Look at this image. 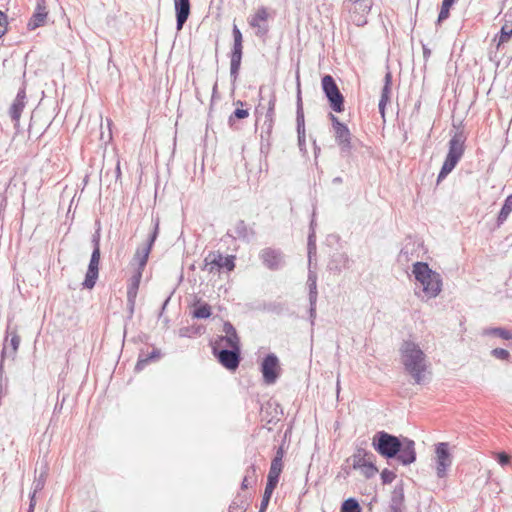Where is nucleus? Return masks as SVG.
<instances>
[{"label":"nucleus","instance_id":"f257e3e1","mask_svg":"<svg viewBox=\"0 0 512 512\" xmlns=\"http://www.w3.org/2000/svg\"><path fill=\"white\" fill-rule=\"evenodd\" d=\"M373 448L387 459L397 458L404 466L416 461L415 442L407 437H397L386 431H378L372 439Z\"/></svg>","mask_w":512,"mask_h":512},{"label":"nucleus","instance_id":"f03ea898","mask_svg":"<svg viewBox=\"0 0 512 512\" xmlns=\"http://www.w3.org/2000/svg\"><path fill=\"white\" fill-rule=\"evenodd\" d=\"M400 353L405 371L412 377L415 384H423L427 370V360L423 350L418 344L408 340L402 343Z\"/></svg>","mask_w":512,"mask_h":512},{"label":"nucleus","instance_id":"7ed1b4c3","mask_svg":"<svg viewBox=\"0 0 512 512\" xmlns=\"http://www.w3.org/2000/svg\"><path fill=\"white\" fill-rule=\"evenodd\" d=\"M415 279L420 283L422 294L416 292V295L422 300L436 298L442 290V277L439 273L431 270L425 262H416L412 270Z\"/></svg>","mask_w":512,"mask_h":512},{"label":"nucleus","instance_id":"20e7f679","mask_svg":"<svg viewBox=\"0 0 512 512\" xmlns=\"http://www.w3.org/2000/svg\"><path fill=\"white\" fill-rule=\"evenodd\" d=\"M466 136L463 131H457L449 141V149L442 168L438 174L439 183L456 167L465 151Z\"/></svg>","mask_w":512,"mask_h":512},{"label":"nucleus","instance_id":"39448f33","mask_svg":"<svg viewBox=\"0 0 512 512\" xmlns=\"http://www.w3.org/2000/svg\"><path fill=\"white\" fill-rule=\"evenodd\" d=\"M322 89L329 102L330 108L340 113L344 111V97L340 92L334 78L331 75H325L322 80Z\"/></svg>","mask_w":512,"mask_h":512},{"label":"nucleus","instance_id":"423d86ee","mask_svg":"<svg viewBox=\"0 0 512 512\" xmlns=\"http://www.w3.org/2000/svg\"><path fill=\"white\" fill-rule=\"evenodd\" d=\"M232 36L233 47L230 56V77L233 81H236L238 78L243 55V36L242 32L236 24H234L232 27Z\"/></svg>","mask_w":512,"mask_h":512},{"label":"nucleus","instance_id":"0eeeda50","mask_svg":"<svg viewBox=\"0 0 512 512\" xmlns=\"http://www.w3.org/2000/svg\"><path fill=\"white\" fill-rule=\"evenodd\" d=\"M235 268V256H223L220 252H210L204 259V270L209 273L215 270L226 269L232 271Z\"/></svg>","mask_w":512,"mask_h":512},{"label":"nucleus","instance_id":"6e6552de","mask_svg":"<svg viewBox=\"0 0 512 512\" xmlns=\"http://www.w3.org/2000/svg\"><path fill=\"white\" fill-rule=\"evenodd\" d=\"M214 355L218 361L226 369L234 371L238 368L240 363V348H218V346H212Z\"/></svg>","mask_w":512,"mask_h":512},{"label":"nucleus","instance_id":"1a4fd4ad","mask_svg":"<svg viewBox=\"0 0 512 512\" xmlns=\"http://www.w3.org/2000/svg\"><path fill=\"white\" fill-rule=\"evenodd\" d=\"M153 223H154L153 231L149 235L147 243L143 247H139L136 250L134 258H133L134 261H136L139 266L138 270H140L141 272L147 264L148 257L151 252L152 246H153L154 242L156 241L158 234H159V219L158 218L154 219Z\"/></svg>","mask_w":512,"mask_h":512},{"label":"nucleus","instance_id":"9d476101","mask_svg":"<svg viewBox=\"0 0 512 512\" xmlns=\"http://www.w3.org/2000/svg\"><path fill=\"white\" fill-rule=\"evenodd\" d=\"M269 13L266 7H259L256 12L248 17V24L255 29V35L264 38L269 32L268 24Z\"/></svg>","mask_w":512,"mask_h":512},{"label":"nucleus","instance_id":"9b49d317","mask_svg":"<svg viewBox=\"0 0 512 512\" xmlns=\"http://www.w3.org/2000/svg\"><path fill=\"white\" fill-rule=\"evenodd\" d=\"M279 359L274 353L268 354L261 363V372L266 384H274L279 377Z\"/></svg>","mask_w":512,"mask_h":512},{"label":"nucleus","instance_id":"f8f14e48","mask_svg":"<svg viewBox=\"0 0 512 512\" xmlns=\"http://www.w3.org/2000/svg\"><path fill=\"white\" fill-rule=\"evenodd\" d=\"M436 473L439 478L446 476L447 469L452 464V457L449 452V446L446 442H441L436 445Z\"/></svg>","mask_w":512,"mask_h":512},{"label":"nucleus","instance_id":"ddd939ff","mask_svg":"<svg viewBox=\"0 0 512 512\" xmlns=\"http://www.w3.org/2000/svg\"><path fill=\"white\" fill-rule=\"evenodd\" d=\"M224 335L218 336L213 342L212 346H218V348H240V340L237 335L236 329L230 322L223 324Z\"/></svg>","mask_w":512,"mask_h":512},{"label":"nucleus","instance_id":"4468645a","mask_svg":"<svg viewBox=\"0 0 512 512\" xmlns=\"http://www.w3.org/2000/svg\"><path fill=\"white\" fill-rule=\"evenodd\" d=\"M259 257L262 263L270 270H278L284 265V256L277 249L265 248L261 250Z\"/></svg>","mask_w":512,"mask_h":512},{"label":"nucleus","instance_id":"2eb2a0df","mask_svg":"<svg viewBox=\"0 0 512 512\" xmlns=\"http://www.w3.org/2000/svg\"><path fill=\"white\" fill-rule=\"evenodd\" d=\"M335 141L340 148L341 155L348 157L351 154L352 146V134L345 124L344 126L334 130Z\"/></svg>","mask_w":512,"mask_h":512},{"label":"nucleus","instance_id":"dca6fc26","mask_svg":"<svg viewBox=\"0 0 512 512\" xmlns=\"http://www.w3.org/2000/svg\"><path fill=\"white\" fill-rule=\"evenodd\" d=\"M99 262L100 252H98L97 250L92 251L85 279L82 283L84 288L92 289L95 286L99 274Z\"/></svg>","mask_w":512,"mask_h":512},{"label":"nucleus","instance_id":"f3484780","mask_svg":"<svg viewBox=\"0 0 512 512\" xmlns=\"http://www.w3.org/2000/svg\"><path fill=\"white\" fill-rule=\"evenodd\" d=\"M227 236L235 240L238 239L243 242H250L255 236V231L252 227L248 226L245 221L238 220L233 229L227 232Z\"/></svg>","mask_w":512,"mask_h":512},{"label":"nucleus","instance_id":"a211bd4d","mask_svg":"<svg viewBox=\"0 0 512 512\" xmlns=\"http://www.w3.org/2000/svg\"><path fill=\"white\" fill-rule=\"evenodd\" d=\"M176 28L180 31L190 15V0H174Z\"/></svg>","mask_w":512,"mask_h":512},{"label":"nucleus","instance_id":"6ab92c4d","mask_svg":"<svg viewBox=\"0 0 512 512\" xmlns=\"http://www.w3.org/2000/svg\"><path fill=\"white\" fill-rule=\"evenodd\" d=\"M25 99H26V92H25V88L23 87V88L19 89V91L16 95V98L14 99V101L10 107V110H9L11 119L14 122H18L20 120L21 113L25 107Z\"/></svg>","mask_w":512,"mask_h":512},{"label":"nucleus","instance_id":"aec40b11","mask_svg":"<svg viewBox=\"0 0 512 512\" xmlns=\"http://www.w3.org/2000/svg\"><path fill=\"white\" fill-rule=\"evenodd\" d=\"M4 342H6L8 347V355L6 356V358H11L12 360H14L20 345V336L17 334V331L11 330L8 327ZM4 344L5 343H3V345Z\"/></svg>","mask_w":512,"mask_h":512},{"label":"nucleus","instance_id":"412c9836","mask_svg":"<svg viewBox=\"0 0 512 512\" xmlns=\"http://www.w3.org/2000/svg\"><path fill=\"white\" fill-rule=\"evenodd\" d=\"M47 11L44 5L38 3L35 12L31 16L27 27L29 30H35L45 24L47 20Z\"/></svg>","mask_w":512,"mask_h":512},{"label":"nucleus","instance_id":"4be33fe9","mask_svg":"<svg viewBox=\"0 0 512 512\" xmlns=\"http://www.w3.org/2000/svg\"><path fill=\"white\" fill-rule=\"evenodd\" d=\"M351 460L352 467L354 469H358L359 467L363 466V464L367 463L369 460H375V455L372 452L359 447L351 456Z\"/></svg>","mask_w":512,"mask_h":512},{"label":"nucleus","instance_id":"5701e85b","mask_svg":"<svg viewBox=\"0 0 512 512\" xmlns=\"http://www.w3.org/2000/svg\"><path fill=\"white\" fill-rule=\"evenodd\" d=\"M297 79V87H298V94H297V112H296V123H297V134H302L305 132V120H304V113L302 109V100L300 96V81H299V72L296 74Z\"/></svg>","mask_w":512,"mask_h":512},{"label":"nucleus","instance_id":"b1692460","mask_svg":"<svg viewBox=\"0 0 512 512\" xmlns=\"http://www.w3.org/2000/svg\"><path fill=\"white\" fill-rule=\"evenodd\" d=\"M142 277V272L138 270L132 277L131 283L127 289V301L132 303V306H135V300L137 296V291L139 288L140 280Z\"/></svg>","mask_w":512,"mask_h":512},{"label":"nucleus","instance_id":"393cba45","mask_svg":"<svg viewBox=\"0 0 512 512\" xmlns=\"http://www.w3.org/2000/svg\"><path fill=\"white\" fill-rule=\"evenodd\" d=\"M349 258L344 253H338L333 256L328 264V268L331 271L340 273L343 268L348 267Z\"/></svg>","mask_w":512,"mask_h":512},{"label":"nucleus","instance_id":"a878e982","mask_svg":"<svg viewBox=\"0 0 512 512\" xmlns=\"http://www.w3.org/2000/svg\"><path fill=\"white\" fill-rule=\"evenodd\" d=\"M7 355L8 347L5 343L0 355V399H2L5 395L8 384V378L4 375V360L6 359Z\"/></svg>","mask_w":512,"mask_h":512},{"label":"nucleus","instance_id":"bb28decb","mask_svg":"<svg viewBox=\"0 0 512 512\" xmlns=\"http://www.w3.org/2000/svg\"><path fill=\"white\" fill-rule=\"evenodd\" d=\"M283 464L277 463V461H272L270 470L267 476V485L276 487L279 481L280 474L282 472Z\"/></svg>","mask_w":512,"mask_h":512},{"label":"nucleus","instance_id":"cd10ccee","mask_svg":"<svg viewBox=\"0 0 512 512\" xmlns=\"http://www.w3.org/2000/svg\"><path fill=\"white\" fill-rule=\"evenodd\" d=\"M259 95H260V101H264L265 97H264V89H263V87L260 88ZM275 103H276V96H275L273 91H270L269 94H268V100H267V107H266V109L274 110L275 109ZM264 109H265V106L263 105L262 102H260L258 107L256 108V114H262Z\"/></svg>","mask_w":512,"mask_h":512},{"label":"nucleus","instance_id":"c85d7f7f","mask_svg":"<svg viewBox=\"0 0 512 512\" xmlns=\"http://www.w3.org/2000/svg\"><path fill=\"white\" fill-rule=\"evenodd\" d=\"M307 285L309 288V302H313L318 297L317 292V274L309 268Z\"/></svg>","mask_w":512,"mask_h":512},{"label":"nucleus","instance_id":"c756f323","mask_svg":"<svg viewBox=\"0 0 512 512\" xmlns=\"http://www.w3.org/2000/svg\"><path fill=\"white\" fill-rule=\"evenodd\" d=\"M512 212V194L509 195L498 214L497 217V225L501 226L508 218L509 214Z\"/></svg>","mask_w":512,"mask_h":512},{"label":"nucleus","instance_id":"7c9ffc66","mask_svg":"<svg viewBox=\"0 0 512 512\" xmlns=\"http://www.w3.org/2000/svg\"><path fill=\"white\" fill-rule=\"evenodd\" d=\"M404 502V491L402 486H396L392 492L389 509L402 508Z\"/></svg>","mask_w":512,"mask_h":512},{"label":"nucleus","instance_id":"2f4dec72","mask_svg":"<svg viewBox=\"0 0 512 512\" xmlns=\"http://www.w3.org/2000/svg\"><path fill=\"white\" fill-rule=\"evenodd\" d=\"M372 3L370 0H359L358 2L351 3V6L348 7L350 15L353 12H364L369 13L371 10Z\"/></svg>","mask_w":512,"mask_h":512},{"label":"nucleus","instance_id":"473e14b6","mask_svg":"<svg viewBox=\"0 0 512 512\" xmlns=\"http://www.w3.org/2000/svg\"><path fill=\"white\" fill-rule=\"evenodd\" d=\"M391 83H392V76L390 72H387L384 78V86L381 91V98L380 102H388L390 99L391 94Z\"/></svg>","mask_w":512,"mask_h":512},{"label":"nucleus","instance_id":"72a5a7b5","mask_svg":"<svg viewBox=\"0 0 512 512\" xmlns=\"http://www.w3.org/2000/svg\"><path fill=\"white\" fill-rule=\"evenodd\" d=\"M313 224H314V221L312 220L311 221V225H310L311 232H310V234L308 236V260H309V266L312 263L313 256L316 255V240H315V232H314V229H313Z\"/></svg>","mask_w":512,"mask_h":512},{"label":"nucleus","instance_id":"f704fd0d","mask_svg":"<svg viewBox=\"0 0 512 512\" xmlns=\"http://www.w3.org/2000/svg\"><path fill=\"white\" fill-rule=\"evenodd\" d=\"M159 356H160V352L158 350H156V349H154L148 355H145V356L140 355L139 359H138V361L136 363L135 369L137 371L142 370L149 363L150 360H152L154 358H158Z\"/></svg>","mask_w":512,"mask_h":512},{"label":"nucleus","instance_id":"c9c22d12","mask_svg":"<svg viewBox=\"0 0 512 512\" xmlns=\"http://www.w3.org/2000/svg\"><path fill=\"white\" fill-rule=\"evenodd\" d=\"M485 335H495L498 336L504 340H511L512 339V333L504 328L501 327H495L490 328L484 331Z\"/></svg>","mask_w":512,"mask_h":512},{"label":"nucleus","instance_id":"e433bc0d","mask_svg":"<svg viewBox=\"0 0 512 512\" xmlns=\"http://www.w3.org/2000/svg\"><path fill=\"white\" fill-rule=\"evenodd\" d=\"M374 461L375 460H369L367 463L363 464V466L358 468L366 478H372L378 472V468L375 466Z\"/></svg>","mask_w":512,"mask_h":512},{"label":"nucleus","instance_id":"4c0bfd02","mask_svg":"<svg viewBox=\"0 0 512 512\" xmlns=\"http://www.w3.org/2000/svg\"><path fill=\"white\" fill-rule=\"evenodd\" d=\"M341 512H361V507L356 499L348 498L342 503Z\"/></svg>","mask_w":512,"mask_h":512},{"label":"nucleus","instance_id":"58836bf2","mask_svg":"<svg viewBox=\"0 0 512 512\" xmlns=\"http://www.w3.org/2000/svg\"><path fill=\"white\" fill-rule=\"evenodd\" d=\"M455 0H443L441 5V10L438 15L437 24L442 23L444 20H446L449 17V11L452 5L454 4Z\"/></svg>","mask_w":512,"mask_h":512},{"label":"nucleus","instance_id":"ea45409f","mask_svg":"<svg viewBox=\"0 0 512 512\" xmlns=\"http://www.w3.org/2000/svg\"><path fill=\"white\" fill-rule=\"evenodd\" d=\"M211 315V307L208 304H202L193 311V316L198 319H206Z\"/></svg>","mask_w":512,"mask_h":512},{"label":"nucleus","instance_id":"a19ab883","mask_svg":"<svg viewBox=\"0 0 512 512\" xmlns=\"http://www.w3.org/2000/svg\"><path fill=\"white\" fill-rule=\"evenodd\" d=\"M511 36H512V24L505 23L501 28L497 46H500L502 43L507 42Z\"/></svg>","mask_w":512,"mask_h":512},{"label":"nucleus","instance_id":"79ce46f5","mask_svg":"<svg viewBox=\"0 0 512 512\" xmlns=\"http://www.w3.org/2000/svg\"><path fill=\"white\" fill-rule=\"evenodd\" d=\"M248 506L247 500L244 498H236L229 507L230 512H244Z\"/></svg>","mask_w":512,"mask_h":512},{"label":"nucleus","instance_id":"37998d69","mask_svg":"<svg viewBox=\"0 0 512 512\" xmlns=\"http://www.w3.org/2000/svg\"><path fill=\"white\" fill-rule=\"evenodd\" d=\"M47 477V469L45 468L33 482L34 494L41 491L44 488Z\"/></svg>","mask_w":512,"mask_h":512},{"label":"nucleus","instance_id":"c03bdc74","mask_svg":"<svg viewBox=\"0 0 512 512\" xmlns=\"http://www.w3.org/2000/svg\"><path fill=\"white\" fill-rule=\"evenodd\" d=\"M276 487H273V486H270L266 484V487H265V491H264V495L262 497V501H261V505H260V509H259V512H265L268 504H269V501H270V498H271V495L274 491Z\"/></svg>","mask_w":512,"mask_h":512},{"label":"nucleus","instance_id":"a18cd8bd","mask_svg":"<svg viewBox=\"0 0 512 512\" xmlns=\"http://www.w3.org/2000/svg\"><path fill=\"white\" fill-rule=\"evenodd\" d=\"M248 116H249L248 110L237 108L229 116L228 124L230 127H233L235 119H244V118H247Z\"/></svg>","mask_w":512,"mask_h":512},{"label":"nucleus","instance_id":"49530a36","mask_svg":"<svg viewBox=\"0 0 512 512\" xmlns=\"http://www.w3.org/2000/svg\"><path fill=\"white\" fill-rule=\"evenodd\" d=\"M255 473H256V468L254 465H251L247 469L246 475L242 481V484H241L242 489H246L252 482L255 481V479H254Z\"/></svg>","mask_w":512,"mask_h":512},{"label":"nucleus","instance_id":"de8ad7c7","mask_svg":"<svg viewBox=\"0 0 512 512\" xmlns=\"http://www.w3.org/2000/svg\"><path fill=\"white\" fill-rule=\"evenodd\" d=\"M368 13L364 12H353L352 15H350L351 21L357 25V26H364L367 23L366 15Z\"/></svg>","mask_w":512,"mask_h":512},{"label":"nucleus","instance_id":"09e8293b","mask_svg":"<svg viewBox=\"0 0 512 512\" xmlns=\"http://www.w3.org/2000/svg\"><path fill=\"white\" fill-rule=\"evenodd\" d=\"M491 354L500 360H508L510 357V352L504 348H495L491 351Z\"/></svg>","mask_w":512,"mask_h":512},{"label":"nucleus","instance_id":"8fccbe9b","mask_svg":"<svg viewBox=\"0 0 512 512\" xmlns=\"http://www.w3.org/2000/svg\"><path fill=\"white\" fill-rule=\"evenodd\" d=\"M395 478H396V474L391 470L384 469L381 472V480H382L383 484H390L394 481Z\"/></svg>","mask_w":512,"mask_h":512},{"label":"nucleus","instance_id":"3c124183","mask_svg":"<svg viewBox=\"0 0 512 512\" xmlns=\"http://www.w3.org/2000/svg\"><path fill=\"white\" fill-rule=\"evenodd\" d=\"M273 117H274V110L266 109V112L264 115V125L267 127L268 131H270L272 129Z\"/></svg>","mask_w":512,"mask_h":512},{"label":"nucleus","instance_id":"603ef678","mask_svg":"<svg viewBox=\"0 0 512 512\" xmlns=\"http://www.w3.org/2000/svg\"><path fill=\"white\" fill-rule=\"evenodd\" d=\"M7 15L0 11V37L4 36L7 32Z\"/></svg>","mask_w":512,"mask_h":512},{"label":"nucleus","instance_id":"864d4df0","mask_svg":"<svg viewBox=\"0 0 512 512\" xmlns=\"http://www.w3.org/2000/svg\"><path fill=\"white\" fill-rule=\"evenodd\" d=\"M497 461L501 466H505L510 463V456L505 452H500L497 454Z\"/></svg>","mask_w":512,"mask_h":512},{"label":"nucleus","instance_id":"5fc2aeb1","mask_svg":"<svg viewBox=\"0 0 512 512\" xmlns=\"http://www.w3.org/2000/svg\"><path fill=\"white\" fill-rule=\"evenodd\" d=\"M92 244H93V251L100 252V233L99 230H97L93 236H92Z\"/></svg>","mask_w":512,"mask_h":512},{"label":"nucleus","instance_id":"6e6d98bb","mask_svg":"<svg viewBox=\"0 0 512 512\" xmlns=\"http://www.w3.org/2000/svg\"><path fill=\"white\" fill-rule=\"evenodd\" d=\"M309 303H310L309 316H310L311 324L314 325V321H315V318H316V303H317V299H315L313 302H309Z\"/></svg>","mask_w":512,"mask_h":512},{"label":"nucleus","instance_id":"4d7b16f0","mask_svg":"<svg viewBox=\"0 0 512 512\" xmlns=\"http://www.w3.org/2000/svg\"><path fill=\"white\" fill-rule=\"evenodd\" d=\"M298 146H299L300 151H302L304 153L306 152L305 132H303V136H302V134H298Z\"/></svg>","mask_w":512,"mask_h":512},{"label":"nucleus","instance_id":"13d9d810","mask_svg":"<svg viewBox=\"0 0 512 512\" xmlns=\"http://www.w3.org/2000/svg\"><path fill=\"white\" fill-rule=\"evenodd\" d=\"M329 117L332 122V126H333L334 130L345 125L344 123L340 122V120L332 113L329 114Z\"/></svg>","mask_w":512,"mask_h":512},{"label":"nucleus","instance_id":"bf43d9fd","mask_svg":"<svg viewBox=\"0 0 512 512\" xmlns=\"http://www.w3.org/2000/svg\"><path fill=\"white\" fill-rule=\"evenodd\" d=\"M283 457H284V450L282 447H279L276 452V455L272 461H277V463L282 464Z\"/></svg>","mask_w":512,"mask_h":512},{"label":"nucleus","instance_id":"052dcab7","mask_svg":"<svg viewBox=\"0 0 512 512\" xmlns=\"http://www.w3.org/2000/svg\"><path fill=\"white\" fill-rule=\"evenodd\" d=\"M422 48H423V56H424L425 60H427L431 55V50L425 44L422 45Z\"/></svg>","mask_w":512,"mask_h":512},{"label":"nucleus","instance_id":"680f3d73","mask_svg":"<svg viewBox=\"0 0 512 512\" xmlns=\"http://www.w3.org/2000/svg\"><path fill=\"white\" fill-rule=\"evenodd\" d=\"M35 495L34 494V491L32 492L31 496H30V504H29V507H30V510H33L34 509V506H35Z\"/></svg>","mask_w":512,"mask_h":512},{"label":"nucleus","instance_id":"e2e57ef3","mask_svg":"<svg viewBox=\"0 0 512 512\" xmlns=\"http://www.w3.org/2000/svg\"><path fill=\"white\" fill-rule=\"evenodd\" d=\"M386 104H387L386 102L382 103L379 101L378 108H379V112L381 113L382 116H384Z\"/></svg>","mask_w":512,"mask_h":512},{"label":"nucleus","instance_id":"0e129e2a","mask_svg":"<svg viewBox=\"0 0 512 512\" xmlns=\"http://www.w3.org/2000/svg\"><path fill=\"white\" fill-rule=\"evenodd\" d=\"M390 512H403L402 508L390 509Z\"/></svg>","mask_w":512,"mask_h":512},{"label":"nucleus","instance_id":"69168bd1","mask_svg":"<svg viewBox=\"0 0 512 512\" xmlns=\"http://www.w3.org/2000/svg\"><path fill=\"white\" fill-rule=\"evenodd\" d=\"M128 305H129L130 313H131V314H133V312H134V306H132V303H129V302H128Z\"/></svg>","mask_w":512,"mask_h":512},{"label":"nucleus","instance_id":"338daca9","mask_svg":"<svg viewBox=\"0 0 512 512\" xmlns=\"http://www.w3.org/2000/svg\"><path fill=\"white\" fill-rule=\"evenodd\" d=\"M116 173H117L118 175L120 174V166H119V163L117 164Z\"/></svg>","mask_w":512,"mask_h":512},{"label":"nucleus","instance_id":"774afa93","mask_svg":"<svg viewBox=\"0 0 512 512\" xmlns=\"http://www.w3.org/2000/svg\"><path fill=\"white\" fill-rule=\"evenodd\" d=\"M169 299H170V298H167V299L165 300V302H164V304H163V307H162L163 309L166 307L167 303L169 302Z\"/></svg>","mask_w":512,"mask_h":512}]
</instances>
